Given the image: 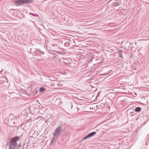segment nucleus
<instances>
[{
  "label": "nucleus",
  "mask_w": 149,
  "mask_h": 149,
  "mask_svg": "<svg viewBox=\"0 0 149 149\" xmlns=\"http://www.w3.org/2000/svg\"><path fill=\"white\" fill-rule=\"evenodd\" d=\"M19 144V137H15L12 139L10 141V144L9 146V149H17Z\"/></svg>",
  "instance_id": "f257e3e1"
},
{
  "label": "nucleus",
  "mask_w": 149,
  "mask_h": 149,
  "mask_svg": "<svg viewBox=\"0 0 149 149\" xmlns=\"http://www.w3.org/2000/svg\"><path fill=\"white\" fill-rule=\"evenodd\" d=\"M61 130L62 127L61 126H59L55 129V131L53 133L54 137L50 142V145H52L53 142L56 141Z\"/></svg>",
  "instance_id": "f03ea898"
},
{
  "label": "nucleus",
  "mask_w": 149,
  "mask_h": 149,
  "mask_svg": "<svg viewBox=\"0 0 149 149\" xmlns=\"http://www.w3.org/2000/svg\"><path fill=\"white\" fill-rule=\"evenodd\" d=\"M32 1V0H17L15 2L18 4L21 5L24 3H30Z\"/></svg>",
  "instance_id": "7ed1b4c3"
},
{
  "label": "nucleus",
  "mask_w": 149,
  "mask_h": 149,
  "mask_svg": "<svg viewBox=\"0 0 149 149\" xmlns=\"http://www.w3.org/2000/svg\"><path fill=\"white\" fill-rule=\"evenodd\" d=\"M96 133V132H93L91 133H90L88 134L90 138L92 136H94L95 134Z\"/></svg>",
  "instance_id": "20e7f679"
},
{
  "label": "nucleus",
  "mask_w": 149,
  "mask_h": 149,
  "mask_svg": "<svg viewBox=\"0 0 149 149\" xmlns=\"http://www.w3.org/2000/svg\"><path fill=\"white\" fill-rule=\"evenodd\" d=\"M141 110V108L140 107H137L135 109V111L136 112H139Z\"/></svg>",
  "instance_id": "39448f33"
},
{
  "label": "nucleus",
  "mask_w": 149,
  "mask_h": 149,
  "mask_svg": "<svg viewBox=\"0 0 149 149\" xmlns=\"http://www.w3.org/2000/svg\"><path fill=\"white\" fill-rule=\"evenodd\" d=\"M45 89L42 88H41L39 89V91L40 92H41L42 91H45Z\"/></svg>",
  "instance_id": "423d86ee"
},
{
  "label": "nucleus",
  "mask_w": 149,
  "mask_h": 149,
  "mask_svg": "<svg viewBox=\"0 0 149 149\" xmlns=\"http://www.w3.org/2000/svg\"><path fill=\"white\" fill-rule=\"evenodd\" d=\"M89 136L88 135V134L87 136H85L83 139V140H85L88 138H89Z\"/></svg>",
  "instance_id": "0eeeda50"
},
{
  "label": "nucleus",
  "mask_w": 149,
  "mask_h": 149,
  "mask_svg": "<svg viewBox=\"0 0 149 149\" xmlns=\"http://www.w3.org/2000/svg\"><path fill=\"white\" fill-rule=\"evenodd\" d=\"M114 5L115 6H117L119 5V3L118 2H116L115 3H114Z\"/></svg>",
  "instance_id": "6e6552de"
},
{
  "label": "nucleus",
  "mask_w": 149,
  "mask_h": 149,
  "mask_svg": "<svg viewBox=\"0 0 149 149\" xmlns=\"http://www.w3.org/2000/svg\"><path fill=\"white\" fill-rule=\"evenodd\" d=\"M31 15H32L33 16H35L36 17H38V16L37 15H34V14L31 13Z\"/></svg>",
  "instance_id": "1a4fd4ad"
}]
</instances>
